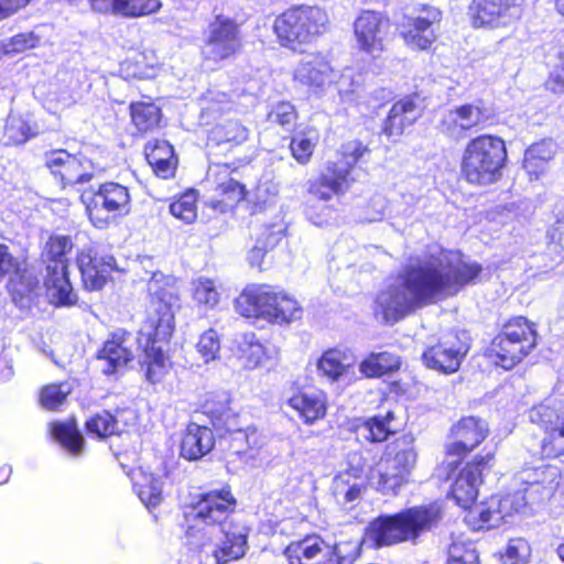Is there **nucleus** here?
Wrapping results in <instances>:
<instances>
[{"label": "nucleus", "mask_w": 564, "mask_h": 564, "mask_svg": "<svg viewBox=\"0 0 564 564\" xmlns=\"http://www.w3.org/2000/svg\"><path fill=\"white\" fill-rule=\"evenodd\" d=\"M317 140V133L312 128H305L295 132L289 143L292 158L301 165L308 164L315 151Z\"/></svg>", "instance_id": "a18cd8bd"}, {"label": "nucleus", "mask_w": 564, "mask_h": 564, "mask_svg": "<svg viewBox=\"0 0 564 564\" xmlns=\"http://www.w3.org/2000/svg\"><path fill=\"white\" fill-rule=\"evenodd\" d=\"M282 553L288 564H346L338 546L329 545L317 533H307L290 541Z\"/></svg>", "instance_id": "6ab92c4d"}, {"label": "nucleus", "mask_w": 564, "mask_h": 564, "mask_svg": "<svg viewBox=\"0 0 564 564\" xmlns=\"http://www.w3.org/2000/svg\"><path fill=\"white\" fill-rule=\"evenodd\" d=\"M358 52L371 59L381 58L388 51L391 34L389 17L376 10H361L352 23Z\"/></svg>", "instance_id": "a211bd4d"}, {"label": "nucleus", "mask_w": 564, "mask_h": 564, "mask_svg": "<svg viewBox=\"0 0 564 564\" xmlns=\"http://www.w3.org/2000/svg\"><path fill=\"white\" fill-rule=\"evenodd\" d=\"M394 413L371 416H355L347 421V431L359 444L386 443L379 459V466L371 468L367 476V485L382 496H398L400 490L410 482L416 467L419 452L412 434L403 433L394 436L391 422Z\"/></svg>", "instance_id": "f03ea898"}, {"label": "nucleus", "mask_w": 564, "mask_h": 564, "mask_svg": "<svg viewBox=\"0 0 564 564\" xmlns=\"http://www.w3.org/2000/svg\"><path fill=\"white\" fill-rule=\"evenodd\" d=\"M34 135L35 133L32 131L29 122L22 118H12L6 123L4 139L7 145H22Z\"/></svg>", "instance_id": "864d4df0"}, {"label": "nucleus", "mask_w": 564, "mask_h": 564, "mask_svg": "<svg viewBox=\"0 0 564 564\" xmlns=\"http://www.w3.org/2000/svg\"><path fill=\"white\" fill-rule=\"evenodd\" d=\"M20 269V262L11 254L9 247L0 243V282L4 276L11 275Z\"/></svg>", "instance_id": "680f3d73"}, {"label": "nucleus", "mask_w": 564, "mask_h": 564, "mask_svg": "<svg viewBox=\"0 0 564 564\" xmlns=\"http://www.w3.org/2000/svg\"><path fill=\"white\" fill-rule=\"evenodd\" d=\"M43 288L48 303L54 307L78 304V295L69 279V267H45Z\"/></svg>", "instance_id": "bb28decb"}, {"label": "nucleus", "mask_w": 564, "mask_h": 564, "mask_svg": "<svg viewBox=\"0 0 564 564\" xmlns=\"http://www.w3.org/2000/svg\"><path fill=\"white\" fill-rule=\"evenodd\" d=\"M538 345V329L534 322L517 315L508 318L490 340L487 357L495 366L511 370L521 364Z\"/></svg>", "instance_id": "1a4fd4ad"}, {"label": "nucleus", "mask_w": 564, "mask_h": 564, "mask_svg": "<svg viewBox=\"0 0 564 564\" xmlns=\"http://www.w3.org/2000/svg\"><path fill=\"white\" fill-rule=\"evenodd\" d=\"M370 153L362 141L355 139L341 144L339 161H328L325 170L307 182V194L313 200L329 202L334 196L345 195L355 183L352 171L360 159Z\"/></svg>", "instance_id": "6e6552de"}, {"label": "nucleus", "mask_w": 564, "mask_h": 564, "mask_svg": "<svg viewBox=\"0 0 564 564\" xmlns=\"http://www.w3.org/2000/svg\"><path fill=\"white\" fill-rule=\"evenodd\" d=\"M138 496L148 508H154L162 501V489L158 480H150L149 484L137 485Z\"/></svg>", "instance_id": "052dcab7"}, {"label": "nucleus", "mask_w": 564, "mask_h": 564, "mask_svg": "<svg viewBox=\"0 0 564 564\" xmlns=\"http://www.w3.org/2000/svg\"><path fill=\"white\" fill-rule=\"evenodd\" d=\"M286 404L297 414L304 424L313 425L326 416L328 397L322 389L294 383L292 386V393L286 400Z\"/></svg>", "instance_id": "393cba45"}, {"label": "nucleus", "mask_w": 564, "mask_h": 564, "mask_svg": "<svg viewBox=\"0 0 564 564\" xmlns=\"http://www.w3.org/2000/svg\"><path fill=\"white\" fill-rule=\"evenodd\" d=\"M286 230L281 224H268L262 226L256 236L254 245L248 251V262L252 268L263 270L264 257L274 250L285 238Z\"/></svg>", "instance_id": "4c0bfd02"}, {"label": "nucleus", "mask_w": 564, "mask_h": 564, "mask_svg": "<svg viewBox=\"0 0 564 564\" xmlns=\"http://www.w3.org/2000/svg\"><path fill=\"white\" fill-rule=\"evenodd\" d=\"M196 348L206 362L215 360L220 351V340L217 332L213 328L204 332L198 339Z\"/></svg>", "instance_id": "6e6d98bb"}, {"label": "nucleus", "mask_w": 564, "mask_h": 564, "mask_svg": "<svg viewBox=\"0 0 564 564\" xmlns=\"http://www.w3.org/2000/svg\"><path fill=\"white\" fill-rule=\"evenodd\" d=\"M367 485H351L344 494V500L345 502H352L357 500L360 496L362 490L366 488Z\"/></svg>", "instance_id": "0e129e2a"}, {"label": "nucleus", "mask_w": 564, "mask_h": 564, "mask_svg": "<svg viewBox=\"0 0 564 564\" xmlns=\"http://www.w3.org/2000/svg\"><path fill=\"white\" fill-rule=\"evenodd\" d=\"M303 307L300 302L285 290L274 285L263 321L273 325H289L300 321Z\"/></svg>", "instance_id": "2f4dec72"}, {"label": "nucleus", "mask_w": 564, "mask_h": 564, "mask_svg": "<svg viewBox=\"0 0 564 564\" xmlns=\"http://www.w3.org/2000/svg\"><path fill=\"white\" fill-rule=\"evenodd\" d=\"M426 97L421 90H413L395 98L380 124V134L397 143L408 134L423 117Z\"/></svg>", "instance_id": "f3484780"}, {"label": "nucleus", "mask_w": 564, "mask_h": 564, "mask_svg": "<svg viewBox=\"0 0 564 564\" xmlns=\"http://www.w3.org/2000/svg\"><path fill=\"white\" fill-rule=\"evenodd\" d=\"M132 333L127 328H116L110 332L101 346L95 352L97 360L104 361L101 372L107 376H116L134 360V351L131 345Z\"/></svg>", "instance_id": "5701e85b"}, {"label": "nucleus", "mask_w": 564, "mask_h": 564, "mask_svg": "<svg viewBox=\"0 0 564 564\" xmlns=\"http://www.w3.org/2000/svg\"><path fill=\"white\" fill-rule=\"evenodd\" d=\"M147 291L149 302L137 340L143 354L141 367L145 379L156 383L167 372L165 350L176 328L175 308L181 306V288L175 276L154 272Z\"/></svg>", "instance_id": "7ed1b4c3"}, {"label": "nucleus", "mask_w": 564, "mask_h": 564, "mask_svg": "<svg viewBox=\"0 0 564 564\" xmlns=\"http://www.w3.org/2000/svg\"><path fill=\"white\" fill-rule=\"evenodd\" d=\"M496 117L485 104L465 102L448 109L437 123V131L448 140H460L495 124Z\"/></svg>", "instance_id": "dca6fc26"}, {"label": "nucleus", "mask_w": 564, "mask_h": 564, "mask_svg": "<svg viewBox=\"0 0 564 564\" xmlns=\"http://www.w3.org/2000/svg\"><path fill=\"white\" fill-rule=\"evenodd\" d=\"M366 468V462H364L360 465H355L352 462L348 463V466L345 470V474L352 477V478H360L365 471Z\"/></svg>", "instance_id": "69168bd1"}, {"label": "nucleus", "mask_w": 564, "mask_h": 564, "mask_svg": "<svg viewBox=\"0 0 564 564\" xmlns=\"http://www.w3.org/2000/svg\"><path fill=\"white\" fill-rule=\"evenodd\" d=\"M441 20L440 9L422 4L416 14L403 19L400 35L409 47L417 51L429 50L436 41L435 26H438Z\"/></svg>", "instance_id": "412c9836"}, {"label": "nucleus", "mask_w": 564, "mask_h": 564, "mask_svg": "<svg viewBox=\"0 0 564 564\" xmlns=\"http://www.w3.org/2000/svg\"><path fill=\"white\" fill-rule=\"evenodd\" d=\"M85 159L65 149H54L45 153L44 166L62 189L93 181L94 173L85 166Z\"/></svg>", "instance_id": "aec40b11"}, {"label": "nucleus", "mask_w": 564, "mask_h": 564, "mask_svg": "<svg viewBox=\"0 0 564 564\" xmlns=\"http://www.w3.org/2000/svg\"><path fill=\"white\" fill-rule=\"evenodd\" d=\"M530 421L541 432L536 438L542 459H564V392L534 405Z\"/></svg>", "instance_id": "ddd939ff"}, {"label": "nucleus", "mask_w": 564, "mask_h": 564, "mask_svg": "<svg viewBox=\"0 0 564 564\" xmlns=\"http://www.w3.org/2000/svg\"><path fill=\"white\" fill-rule=\"evenodd\" d=\"M446 564H480L479 554L471 541L455 539L448 545Z\"/></svg>", "instance_id": "603ef678"}, {"label": "nucleus", "mask_w": 564, "mask_h": 564, "mask_svg": "<svg viewBox=\"0 0 564 564\" xmlns=\"http://www.w3.org/2000/svg\"><path fill=\"white\" fill-rule=\"evenodd\" d=\"M510 564H525L531 557V546L523 538L510 539L505 551Z\"/></svg>", "instance_id": "4d7b16f0"}, {"label": "nucleus", "mask_w": 564, "mask_h": 564, "mask_svg": "<svg viewBox=\"0 0 564 564\" xmlns=\"http://www.w3.org/2000/svg\"><path fill=\"white\" fill-rule=\"evenodd\" d=\"M497 447H484L481 452L474 454L452 474L446 471L447 478L453 476L448 489V498L463 509H469L479 494V487L485 482V477L496 464Z\"/></svg>", "instance_id": "f8f14e48"}, {"label": "nucleus", "mask_w": 564, "mask_h": 564, "mask_svg": "<svg viewBox=\"0 0 564 564\" xmlns=\"http://www.w3.org/2000/svg\"><path fill=\"white\" fill-rule=\"evenodd\" d=\"M11 475V468L8 466L0 467V485L6 484Z\"/></svg>", "instance_id": "338daca9"}, {"label": "nucleus", "mask_w": 564, "mask_h": 564, "mask_svg": "<svg viewBox=\"0 0 564 564\" xmlns=\"http://www.w3.org/2000/svg\"><path fill=\"white\" fill-rule=\"evenodd\" d=\"M235 108V101L228 93L218 91L209 99V110L224 113Z\"/></svg>", "instance_id": "e2e57ef3"}, {"label": "nucleus", "mask_w": 564, "mask_h": 564, "mask_svg": "<svg viewBox=\"0 0 564 564\" xmlns=\"http://www.w3.org/2000/svg\"><path fill=\"white\" fill-rule=\"evenodd\" d=\"M130 124L134 134L144 137L154 133L162 127L163 111L154 101L138 100L129 104Z\"/></svg>", "instance_id": "e433bc0d"}, {"label": "nucleus", "mask_w": 564, "mask_h": 564, "mask_svg": "<svg viewBox=\"0 0 564 564\" xmlns=\"http://www.w3.org/2000/svg\"><path fill=\"white\" fill-rule=\"evenodd\" d=\"M468 347L456 334H448L422 352L423 364L435 371L452 375L459 370Z\"/></svg>", "instance_id": "b1692460"}, {"label": "nucleus", "mask_w": 564, "mask_h": 564, "mask_svg": "<svg viewBox=\"0 0 564 564\" xmlns=\"http://www.w3.org/2000/svg\"><path fill=\"white\" fill-rule=\"evenodd\" d=\"M482 273L481 263L467 260L460 251L441 249L408 267L398 283L381 290L375 299L373 313L386 324H397L417 310L479 283Z\"/></svg>", "instance_id": "f257e3e1"}, {"label": "nucleus", "mask_w": 564, "mask_h": 564, "mask_svg": "<svg viewBox=\"0 0 564 564\" xmlns=\"http://www.w3.org/2000/svg\"><path fill=\"white\" fill-rule=\"evenodd\" d=\"M237 505V498L228 484L197 494L184 511L182 528L185 536L189 542H197L198 547L205 546L210 539L206 536L204 528L226 525Z\"/></svg>", "instance_id": "0eeeda50"}, {"label": "nucleus", "mask_w": 564, "mask_h": 564, "mask_svg": "<svg viewBox=\"0 0 564 564\" xmlns=\"http://www.w3.org/2000/svg\"><path fill=\"white\" fill-rule=\"evenodd\" d=\"M329 18L325 9L311 4H292L275 14L272 33L280 48L303 54L328 30Z\"/></svg>", "instance_id": "39448f33"}, {"label": "nucleus", "mask_w": 564, "mask_h": 564, "mask_svg": "<svg viewBox=\"0 0 564 564\" xmlns=\"http://www.w3.org/2000/svg\"><path fill=\"white\" fill-rule=\"evenodd\" d=\"M520 6V0H471L469 15L476 28H500L514 18Z\"/></svg>", "instance_id": "a878e982"}, {"label": "nucleus", "mask_w": 564, "mask_h": 564, "mask_svg": "<svg viewBox=\"0 0 564 564\" xmlns=\"http://www.w3.org/2000/svg\"><path fill=\"white\" fill-rule=\"evenodd\" d=\"M274 285L268 283L247 284L235 300L240 316L263 319Z\"/></svg>", "instance_id": "c756f323"}, {"label": "nucleus", "mask_w": 564, "mask_h": 564, "mask_svg": "<svg viewBox=\"0 0 564 564\" xmlns=\"http://www.w3.org/2000/svg\"><path fill=\"white\" fill-rule=\"evenodd\" d=\"M215 447V435L210 427L194 422L187 424L181 440L180 453L187 460H198Z\"/></svg>", "instance_id": "473e14b6"}, {"label": "nucleus", "mask_w": 564, "mask_h": 564, "mask_svg": "<svg viewBox=\"0 0 564 564\" xmlns=\"http://www.w3.org/2000/svg\"><path fill=\"white\" fill-rule=\"evenodd\" d=\"M240 359L243 366L250 369L258 367L264 357V347L259 341L246 343L240 348Z\"/></svg>", "instance_id": "13d9d810"}, {"label": "nucleus", "mask_w": 564, "mask_h": 564, "mask_svg": "<svg viewBox=\"0 0 564 564\" xmlns=\"http://www.w3.org/2000/svg\"><path fill=\"white\" fill-rule=\"evenodd\" d=\"M219 434L227 441L228 452L238 457L251 454L260 447L257 429L247 424L242 416L220 431Z\"/></svg>", "instance_id": "f704fd0d"}, {"label": "nucleus", "mask_w": 564, "mask_h": 564, "mask_svg": "<svg viewBox=\"0 0 564 564\" xmlns=\"http://www.w3.org/2000/svg\"><path fill=\"white\" fill-rule=\"evenodd\" d=\"M442 519V508L436 502L404 508L393 514L373 519L368 528L369 539L376 546L404 542L416 543L420 536L435 528Z\"/></svg>", "instance_id": "20e7f679"}, {"label": "nucleus", "mask_w": 564, "mask_h": 564, "mask_svg": "<svg viewBox=\"0 0 564 564\" xmlns=\"http://www.w3.org/2000/svg\"><path fill=\"white\" fill-rule=\"evenodd\" d=\"M489 435L490 426L485 419L477 415L459 417L447 431L449 442L444 446V455L451 460L445 463V470L448 474L457 470Z\"/></svg>", "instance_id": "4468645a"}, {"label": "nucleus", "mask_w": 564, "mask_h": 564, "mask_svg": "<svg viewBox=\"0 0 564 564\" xmlns=\"http://www.w3.org/2000/svg\"><path fill=\"white\" fill-rule=\"evenodd\" d=\"M143 153L156 177L162 180L175 177L178 158L169 141L160 139L150 140L144 144Z\"/></svg>", "instance_id": "7c9ffc66"}, {"label": "nucleus", "mask_w": 564, "mask_h": 564, "mask_svg": "<svg viewBox=\"0 0 564 564\" xmlns=\"http://www.w3.org/2000/svg\"><path fill=\"white\" fill-rule=\"evenodd\" d=\"M299 118L295 107L289 101H280L269 112V119L284 129H291Z\"/></svg>", "instance_id": "5fc2aeb1"}, {"label": "nucleus", "mask_w": 564, "mask_h": 564, "mask_svg": "<svg viewBox=\"0 0 564 564\" xmlns=\"http://www.w3.org/2000/svg\"><path fill=\"white\" fill-rule=\"evenodd\" d=\"M72 249L73 241L69 236H50L42 252L45 267H69L67 254Z\"/></svg>", "instance_id": "c03bdc74"}, {"label": "nucleus", "mask_w": 564, "mask_h": 564, "mask_svg": "<svg viewBox=\"0 0 564 564\" xmlns=\"http://www.w3.org/2000/svg\"><path fill=\"white\" fill-rule=\"evenodd\" d=\"M161 7L160 0H110L113 14L130 19L156 13Z\"/></svg>", "instance_id": "49530a36"}, {"label": "nucleus", "mask_w": 564, "mask_h": 564, "mask_svg": "<svg viewBox=\"0 0 564 564\" xmlns=\"http://www.w3.org/2000/svg\"><path fill=\"white\" fill-rule=\"evenodd\" d=\"M170 213L185 224L193 223L197 217V192L186 189L180 194L170 204Z\"/></svg>", "instance_id": "3c124183"}, {"label": "nucleus", "mask_w": 564, "mask_h": 564, "mask_svg": "<svg viewBox=\"0 0 564 564\" xmlns=\"http://www.w3.org/2000/svg\"><path fill=\"white\" fill-rule=\"evenodd\" d=\"M243 46L240 24L232 18L217 14L207 25L202 56L206 62L220 64L237 58Z\"/></svg>", "instance_id": "2eb2a0df"}, {"label": "nucleus", "mask_w": 564, "mask_h": 564, "mask_svg": "<svg viewBox=\"0 0 564 564\" xmlns=\"http://www.w3.org/2000/svg\"><path fill=\"white\" fill-rule=\"evenodd\" d=\"M41 37L33 31L21 32L9 40V45L13 53H23L33 50L40 45Z\"/></svg>", "instance_id": "bf43d9fd"}, {"label": "nucleus", "mask_w": 564, "mask_h": 564, "mask_svg": "<svg viewBox=\"0 0 564 564\" xmlns=\"http://www.w3.org/2000/svg\"><path fill=\"white\" fill-rule=\"evenodd\" d=\"M555 8L557 12L564 17V0H555Z\"/></svg>", "instance_id": "774afa93"}, {"label": "nucleus", "mask_w": 564, "mask_h": 564, "mask_svg": "<svg viewBox=\"0 0 564 564\" xmlns=\"http://www.w3.org/2000/svg\"><path fill=\"white\" fill-rule=\"evenodd\" d=\"M501 500L497 496L484 499L464 509L466 511L464 521L471 531L490 530L505 522L506 514L502 513Z\"/></svg>", "instance_id": "72a5a7b5"}, {"label": "nucleus", "mask_w": 564, "mask_h": 564, "mask_svg": "<svg viewBox=\"0 0 564 564\" xmlns=\"http://www.w3.org/2000/svg\"><path fill=\"white\" fill-rule=\"evenodd\" d=\"M401 367L400 357L390 351L369 354L359 365V371L366 378H381L395 372Z\"/></svg>", "instance_id": "a19ab883"}, {"label": "nucleus", "mask_w": 564, "mask_h": 564, "mask_svg": "<svg viewBox=\"0 0 564 564\" xmlns=\"http://www.w3.org/2000/svg\"><path fill=\"white\" fill-rule=\"evenodd\" d=\"M224 538L214 550L213 555L217 564H228L245 556L248 535L243 529L230 523L228 528H220Z\"/></svg>", "instance_id": "58836bf2"}, {"label": "nucleus", "mask_w": 564, "mask_h": 564, "mask_svg": "<svg viewBox=\"0 0 564 564\" xmlns=\"http://www.w3.org/2000/svg\"><path fill=\"white\" fill-rule=\"evenodd\" d=\"M84 431L87 436L97 441H105L121 433L116 415L109 410L91 414L84 423Z\"/></svg>", "instance_id": "79ce46f5"}, {"label": "nucleus", "mask_w": 564, "mask_h": 564, "mask_svg": "<svg viewBox=\"0 0 564 564\" xmlns=\"http://www.w3.org/2000/svg\"><path fill=\"white\" fill-rule=\"evenodd\" d=\"M192 300L199 308H215L220 301V293L217 289L215 280L206 276H199L193 280Z\"/></svg>", "instance_id": "de8ad7c7"}, {"label": "nucleus", "mask_w": 564, "mask_h": 564, "mask_svg": "<svg viewBox=\"0 0 564 564\" xmlns=\"http://www.w3.org/2000/svg\"><path fill=\"white\" fill-rule=\"evenodd\" d=\"M86 214L91 225L105 229L131 210V195L128 186L106 181L97 187L90 186L83 195Z\"/></svg>", "instance_id": "9b49d317"}, {"label": "nucleus", "mask_w": 564, "mask_h": 564, "mask_svg": "<svg viewBox=\"0 0 564 564\" xmlns=\"http://www.w3.org/2000/svg\"><path fill=\"white\" fill-rule=\"evenodd\" d=\"M36 284L33 283L25 271L20 269L10 275L7 283V290L12 301L18 306H24L34 297Z\"/></svg>", "instance_id": "8fccbe9b"}, {"label": "nucleus", "mask_w": 564, "mask_h": 564, "mask_svg": "<svg viewBox=\"0 0 564 564\" xmlns=\"http://www.w3.org/2000/svg\"><path fill=\"white\" fill-rule=\"evenodd\" d=\"M72 391L73 387L68 381L44 384L39 390V404L47 411H57Z\"/></svg>", "instance_id": "09e8293b"}, {"label": "nucleus", "mask_w": 564, "mask_h": 564, "mask_svg": "<svg viewBox=\"0 0 564 564\" xmlns=\"http://www.w3.org/2000/svg\"><path fill=\"white\" fill-rule=\"evenodd\" d=\"M250 163L251 159L245 158L217 165V171L214 174L213 193L206 203L208 208L216 214H227L235 210L241 202H246L251 214L265 209L268 199L260 197L253 200L248 199L249 192L246 184L236 177L239 171L249 166Z\"/></svg>", "instance_id": "9d476101"}, {"label": "nucleus", "mask_w": 564, "mask_h": 564, "mask_svg": "<svg viewBox=\"0 0 564 564\" xmlns=\"http://www.w3.org/2000/svg\"><path fill=\"white\" fill-rule=\"evenodd\" d=\"M51 436L57 442L68 454L79 456L85 448V438L79 431L77 422L74 417L66 421H54L50 424Z\"/></svg>", "instance_id": "ea45409f"}, {"label": "nucleus", "mask_w": 564, "mask_h": 564, "mask_svg": "<svg viewBox=\"0 0 564 564\" xmlns=\"http://www.w3.org/2000/svg\"><path fill=\"white\" fill-rule=\"evenodd\" d=\"M76 264L83 288L89 292L102 290L117 270L115 257L104 254L93 246L84 247L77 252Z\"/></svg>", "instance_id": "4be33fe9"}, {"label": "nucleus", "mask_w": 564, "mask_h": 564, "mask_svg": "<svg viewBox=\"0 0 564 564\" xmlns=\"http://www.w3.org/2000/svg\"><path fill=\"white\" fill-rule=\"evenodd\" d=\"M508 161L506 141L497 134L481 133L465 144L459 161V175L470 186H491L502 178Z\"/></svg>", "instance_id": "423d86ee"}, {"label": "nucleus", "mask_w": 564, "mask_h": 564, "mask_svg": "<svg viewBox=\"0 0 564 564\" xmlns=\"http://www.w3.org/2000/svg\"><path fill=\"white\" fill-rule=\"evenodd\" d=\"M198 411L209 420L218 433L241 417V414L232 408L231 394L225 390L205 393Z\"/></svg>", "instance_id": "cd10ccee"}, {"label": "nucleus", "mask_w": 564, "mask_h": 564, "mask_svg": "<svg viewBox=\"0 0 564 564\" xmlns=\"http://www.w3.org/2000/svg\"><path fill=\"white\" fill-rule=\"evenodd\" d=\"M333 68L323 56L301 62L293 72V82L310 94L317 95L333 82Z\"/></svg>", "instance_id": "c85d7f7f"}, {"label": "nucleus", "mask_w": 564, "mask_h": 564, "mask_svg": "<svg viewBox=\"0 0 564 564\" xmlns=\"http://www.w3.org/2000/svg\"><path fill=\"white\" fill-rule=\"evenodd\" d=\"M350 365L346 351L336 347L326 349L317 360L318 371L330 382H336L346 375Z\"/></svg>", "instance_id": "37998d69"}, {"label": "nucleus", "mask_w": 564, "mask_h": 564, "mask_svg": "<svg viewBox=\"0 0 564 564\" xmlns=\"http://www.w3.org/2000/svg\"><path fill=\"white\" fill-rule=\"evenodd\" d=\"M250 131L239 119H227L214 124L207 132V147H225L231 151L249 139Z\"/></svg>", "instance_id": "c9c22d12"}]
</instances>
